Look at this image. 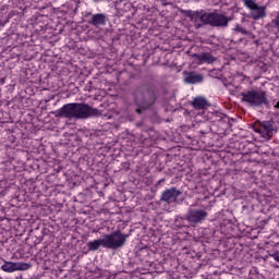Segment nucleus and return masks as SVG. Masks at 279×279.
Returning <instances> with one entry per match:
<instances>
[{"label": "nucleus", "mask_w": 279, "mask_h": 279, "mask_svg": "<svg viewBox=\"0 0 279 279\" xmlns=\"http://www.w3.org/2000/svg\"><path fill=\"white\" fill-rule=\"evenodd\" d=\"M101 112L87 104L72 102L66 104L56 111V117L63 119H89V117H99Z\"/></svg>", "instance_id": "nucleus-1"}, {"label": "nucleus", "mask_w": 279, "mask_h": 279, "mask_svg": "<svg viewBox=\"0 0 279 279\" xmlns=\"http://www.w3.org/2000/svg\"><path fill=\"white\" fill-rule=\"evenodd\" d=\"M125 241H128V235L123 234L121 231H114L102 238L104 247L108 250H119V247L125 245Z\"/></svg>", "instance_id": "nucleus-2"}, {"label": "nucleus", "mask_w": 279, "mask_h": 279, "mask_svg": "<svg viewBox=\"0 0 279 279\" xmlns=\"http://www.w3.org/2000/svg\"><path fill=\"white\" fill-rule=\"evenodd\" d=\"M135 104L142 110H147V108L154 106L156 102V95L151 90L136 89L134 93Z\"/></svg>", "instance_id": "nucleus-3"}, {"label": "nucleus", "mask_w": 279, "mask_h": 279, "mask_svg": "<svg viewBox=\"0 0 279 279\" xmlns=\"http://www.w3.org/2000/svg\"><path fill=\"white\" fill-rule=\"evenodd\" d=\"M242 101L250 106H263V104H267V96H265V92L248 90L242 93Z\"/></svg>", "instance_id": "nucleus-4"}, {"label": "nucleus", "mask_w": 279, "mask_h": 279, "mask_svg": "<svg viewBox=\"0 0 279 279\" xmlns=\"http://www.w3.org/2000/svg\"><path fill=\"white\" fill-rule=\"evenodd\" d=\"M205 19L207 21V25H211V27H228V23H230V19H228V16L217 11L207 13Z\"/></svg>", "instance_id": "nucleus-5"}, {"label": "nucleus", "mask_w": 279, "mask_h": 279, "mask_svg": "<svg viewBox=\"0 0 279 279\" xmlns=\"http://www.w3.org/2000/svg\"><path fill=\"white\" fill-rule=\"evenodd\" d=\"M208 219V211L205 209H189L186 215V221L192 226H197V223H203Z\"/></svg>", "instance_id": "nucleus-6"}, {"label": "nucleus", "mask_w": 279, "mask_h": 279, "mask_svg": "<svg viewBox=\"0 0 279 279\" xmlns=\"http://www.w3.org/2000/svg\"><path fill=\"white\" fill-rule=\"evenodd\" d=\"M32 268V264L23 263V262H4L1 266V270L5 271V274H14V271H27V269Z\"/></svg>", "instance_id": "nucleus-7"}, {"label": "nucleus", "mask_w": 279, "mask_h": 279, "mask_svg": "<svg viewBox=\"0 0 279 279\" xmlns=\"http://www.w3.org/2000/svg\"><path fill=\"white\" fill-rule=\"evenodd\" d=\"M254 130L263 136V138H266L269 141L271 136H274L276 130H274V124L269 121L264 122H257L254 124Z\"/></svg>", "instance_id": "nucleus-8"}, {"label": "nucleus", "mask_w": 279, "mask_h": 279, "mask_svg": "<svg viewBox=\"0 0 279 279\" xmlns=\"http://www.w3.org/2000/svg\"><path fill=\"white\" fill-rule=\"evenodd\" d=\"M192 23H194L196 29H199V27H204V25H208V20H206V16H208V13H204L203 11H194L189 14Z\"/></svg>", "instance_id": "nucleus-9"}, {"label": "nucleus", "mask_w": 279, "mask_h": 279, "mask_svg": "<svg viewBox=\"0 0 279 279\" xmlns=\"http://www.w3.org/2000/svg\"><path fill=\"white\" fill-rule=\"evenodd\" d=\"M180 195H182V193L178 189H168L165 192H162L161 202H166L167 204H174V202H178Z\"/></svg>", "instance_id": "nucleus-10"}, {"label": "nucleus", "mask_w": 279, "mask_h": 279, "mask_svg": "<svg viewBox=\"0 0 279 279\" xmlns=\"http://www.w3.org/2000/svg\"><path fill=\"white\" fill-rule=\"evenodd\" d=\"M183 82L185 84H202L204 82V76L196 72H183Z\"/></svg>", "instance_id": "nucleus-11"}, {"label": "nucleus", "mask_w": 279, "mask_h": 279, "mask_svg": "<svg viewBox=\"0 0 279 279\" xmlns=\"http://www.w3.org/2000/svg\"><path fill=\"white\" fill-rule=\"evenodd\" d=\"M267 16V7L266 5H258L254 9V11H251V17L254 21H260V19H265Z\"/></svg>", "instance_id": "nucleus-12"}, {"label": "nucleus", "mask_w": 279, "mask_h": 279, "mask_svg": "<svg viewBox=\"0 0 279 279\" xmlns=\"http://www.w3.org/2000/svg\"><path fill=\"white\" fill-rule=\"evenodd\" d=\"M89 25L99 27V25H106V15L102 13H97L92 16V21L88 22Z\"/></svg>", "instance_id": "nucleus-13"}, {"label": "nucleus", "mask_w": 279, "mask_h": 279, "mask_svg": "<svg viewBox=\"0 0 279 279\" xmlns=\"http://www.w3.org/2000/svg\"><path fill=\"white\" fill-rule=\"evenodd\" d=\"M192 106L195 108V110H204V108L208 106V100H206L204 97H196L193 99Z\"/></svg>", "instance_id": "nucleus-14"}, {"label": "nucleus", "mask_w": 279, "mask_h": 279, "mask_svg": "<svg viewBox=\"0 0 279 279\" xmlns=\"http://www.w3.org/2000/svg\"><path fill=\"white\" fill-rule=\"evenodd\" d=\"M89 252H97L99 247H104V239L94 240L87 243Z\"/></svg>", "instance_id": "nucleus-15"}, {"label": "nucleus", "mask_w": 279, "mask_h": 279, "mask_svg": "<svg viewBox=\"0 0 279 279\" xmlns=\"http://www.w3.org/2000/svg\"><path fill=\"white\" fill-rule=\"evenodd\" d=\"M198 60L201 64H211L215 58L210 56V53L205 52V53L198 54Z\"/></svg>", "instance_id": "nucleus-16"}, {"label": "nucleus", "mask_w": 279, "mask_h": 279, "mask_svg": "<svg viewBox=\"0 0 279 279\" xmlns=\"http://www.w3.org/2000/svg\"><path fill=\"white\" fill-rule=\"evenodd\" d=\"M268 29L270 32H278L279 33V13H277L275 19H272L271 22L268 24Z\"/></svg>", "instance_id": "nucleus-17"}, {"label": "nucleus", "mask_w": 279, "mask_h": 279, "mask_svg": "<svg viewBox=\"0 0 279 279\" xmlns=\"http://www.w3.org/2000/svg\"><path fill=\"white\" fill-rule=\"evenodd\" d=\"M243 3H244V5H245V8H247L248 10H251V12L252 11H254L255 10V8H257V3H256V1H254V0H243Z\"/></svg>", "instance_id": "nucleus-18"}, {"label": "nucleus", "mask_w": 279, "mask_h": 279, "mask_svg": "<svg viewBox=\"0 0 279 279\" xmlns=\"http://www.w3.org/2000/svg\"><path fill=\"white\" fill-rule=\"evenodd\" d=\"M236 32H240V34H247V31H245L243 27L236 26Z\"/></svg>", "instance_id": "nucleus-19"}, {"label": "nucleus", "mask_w": 279, "mask_h": 279, "mask_svg": "<svg viewBox=\"0 0 279 279\" xmlns=\"http://www.w3.org/2000/svg\"><path fill=\"white\" fill-rule=\"evenodd\" d=\"M275 108H279V101L276 104Z\"/></svg>", "instance_id": "nucleus-20"}, {"label": "nucleus", "mask_w": 279, "mask_h": 279, "mask_svg": "<svg viewBox=\"0 0 279 279\" xmlns=\"http://www.w3.org/2000/svg\"><path fill=\"white\" fill-rule=\"evenodd\" d=\"M221 119H223V116H222V114H220V119H218V121H221Z\"/></svg>", "instance_id": "nucleus-21"}, {"label": "nucleus", "mask_w": 279, "mask_h": 279, "mask_svg": "<svg viewBox=\"0 0 279 279\" xmlns=\"http://www.w3.org/2000/svg\"><path fill=\"white\" fill-rule=\"evenodd\" d=\"M136 112L141 113V109H136Z\"/></svg>", "instance_id": "nucleus-22"}]
</instances>
